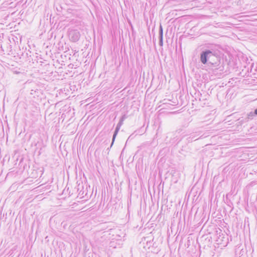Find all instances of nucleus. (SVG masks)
Instances as JSON below:
<instances>
[{"mask_svg": "<svg viewBox=\"0 0 257 257\" xmlns=\"http://www.w3.org/2000/svg\"><path fill=\"white\" fill-rule=\"evenodd\" d=\"M219 51L211 48L202 50L200 54L202 64L208 66H217L220 64Z\"/></svg>", "mask_w": 257, "mask_h": 257, "instance_id": "f257e3e1", "label": "nucleus"}, {"mask_svg": "<svg viewBox=\"0 0 257 257\" xmlns=\"http://www.w3.org/2000/svg\"><path fill=\"white\" fill-rule=\"evenodd\" d=\"M216 241L218 244H222L223 246H226L229 242L228 235L226 234H224L222 232V230L220 229L216 230Z\"/></svg>", "mask_w": 257, "mask_h": 257, "instance_id": "f03ea898", "label": "nucleus"}, {"mask_svg": "<svg viewBox=\"0 0 257 257\" xmlns=\"http://www.w3.org/2000/svg\"><path fill=\"white\" fill-rule=\"evenodd\" d=\"M68 36L71 41L76 42L79 40L80 34L77 30H71L68 32Z\"/></svg>", "mask_w": 257, "mask_h": 257, "instance_id": "7ed1b4c3", "label": "nucleus"}, {"mask_svg": "<svg viewBox=\"0 0 257 257\" xmlns=\"http://www.w3.org/2000/svg\"><path fill=\"white\" fill-rule=\"evenodd\" d=\"M181 140V139L178 136H175V135H173V137H171L170 143L172 145L173 144H178Z\"/></svg>", "mask_w": 257, "mask_h": 257, "instance_id": "20e7f679", "label": "nucleus"}, {"mask_svg": "<svg viewBox=\"0 0 257 257\" xmlns=\"http://www.w3.org/2000/svg\"><path fill=\"white\" fill-rule=\"evenodd\" d=\"M119 130H120L119 127L116 126L115 131H114L113 135V136H112V142H111V144L110 145V147H111L112 146V145L114 142L115 139L116 138V137Z\"/></svg>", "mask_w": 257, "mask_h": 257, "instance_id": "39448f33", "label": "nucleus"}, {"mask_svg": "<svg viewBox=\"0 0 257 257\" xmlns=\"http://www.w3.org/2000/svg\"><path fill=\"white\" fill-rule=\"evenodd\" d=\"M255 115L254 114V111H250L247 114V117L244 118V121L247 122L249 119H252Z\"/></svg>", "mask_w": 257, "mask_h": 257, "instance_id": "423d86ee", "label": "nucleus"}, {"mask_svg": "<svg viewBox=\"0 0 257 257\" xmlns=\"http://www.w3.org/2000/svg\"><path fill=\"white\" fill-rule=\"evenodd\" d=\"M159 37H163V30L161 25L159 27Z\"/></svg>", "mask_w": 257, "mask_h": 257, "instance_id": "0eeeda50", "label": "nucleus"}, {"mask_svg": "<svg viewBox=\"0 0 257 257\" xmlns=\"http://www.w3.org/2000/svg\"><path fill=\"white\" fill-rule=\"evenodd\" d=\"M195 135H192L191 136L188 138L187 140L188 142H192L193 141L197 140L198 139L195 138Z\"/></svg>", "mask_w": 257, "mask_h": 257, "instance_id": "6e6552de", "label": "nucleus"}, {"mask_svg": "<svg viewBox=\"0 0 257 257\" xmlns=\"http://www.w3.org/2000/svg\"><path fill=\"white\" fill-rule=\"evenodd\" d=\"M125 118V117L124 115L122 116L117 124L121 126L123 124V122Z\"/></svg>", "mask_w": 257, "mask_h": 257, "instance_id": "1a4fd4ad", "label": "nucleus"}, {"mask_svg": "<svg viewBox=\"0 0 257 257\" xmlns=\"http://www.w3.org/2000/svg\"><path fill=\"white\" fill-rule=\"evenodd\" d=\"M26 56H27V57L28 58V59L27 60V61H29L30 62L31 61V56L30 54H29L28 52H26Z\"/></svg>", "mask_w": 257, "mask_h": 257, "instance_id": "9d476101", "label": "nucleus"}, {"mask_svg": "<svg viewBox=\"0 0 257 257\" xmlns=\"http://www.w3.org/2000/svg\"><path fill=\"white\" fill-rule=\"evenodd\" d=\"M159 45L162 46L163 44V37H159Z\"/></svg>", "mask_w": 257, "mask_h": 257, "instance_id": "9b49d317", "label": "nucleus"}, {"mask_svg": "<svg viewBox=\"0 0 257 257\" xmlns=\"http://www.w3.org/2000/svg\"><path fill=\"white\" fill-rule=\"evenodd\" d=\"M82 191H80L79 193H78V195L81 197H84V195H83V194H84V191H83L82 192H81Z\"/></svg>", "mask_w": 257, "mask_h": 257, "instance_id": "f8f14e48", "label": "nucleus"}, {"mask_svg": "<svg viewBox=\"0 0 257 257\" xmlns=\"http://www.w3.org/2000/svg\"><path fill=\"white\" fill-rule=\"evenodd\" d=\"M40 143L42 144L43 143V141L42 140L41 143H40L39 142H38L37 143L35 144V146L37 147V145H39Z\"/></svg>", "mask_w": 257, "mask_h": 257, "instance_id": "ddd939ff", "label": "nucleus"}, {"mask_svg": "<svg viewBox=\"0 0 257 257\" xmlns=\"http://www.w3.org/2000/svg\"><path fill=\"white\" fill-rule=\"evenodd\" d=\"M42 148H41L39 152H38V155H40L41 154V150H42Z\"/></svg>", "mask_w": 257, "mask_h": 257, "instance_id": "4468645a", "label": "nucleus"}, {"mask_svg": "<svg viewBox=\"0 0 257 257\" xmlns=\"http://www.w3.org/2000/svg\"><path fill=\"white\" fill-rule=\"evenodd\" d=\"M254 114H255L256 115H257V108L254 109Z\"/></svg>", "mask_w": 257, "mask_h": 257, "instance_id": "2eb2a0df", "label": "nucleus"}, {"mask_svg": "<svg viewBox=\"0 0 257 257\" xmlns=\"http://www.w3.org/2000/svg\"><path fill=\"white\" fill-rule=\"evenodd\" d=\"M159 251H160V249H156V250L154 251L153 252H154V253H157Z\"/></svg>", "mask_w": 257, "mask_h": 257, "instance_id": "dca6fc26", "label": "nucleus"}, {"mask_svg": "<svg viewBox=\"0 0 257 257\" xmlns=\"http://www.w3.org/2000/svg\"><path fill=\"white\" fill-rule=\"evenodd\" d=\"M116 126H117V127H119V128H120L121 125H118V124H117V125H116Z\"/></svg>", "mask_w": 257, "mask_h": 257, "instance_id": "f3484780", "label": "nucleus"}, {"mask_svg": "<svg viewBox=\"0 0 257 257\" xmlns=\"http://www.w3.org/2000/svg\"><path fill=\"white\" fill-rule=\"evenodd\" d=\"M132 136H133V135H131V136H130V137H128V140L131 137H132Z\"/></svg>", "mask_w": 257, "mask_h": 257, "instance_id": "a211bd4d", "label": "nucleus"}, {"mask_svg": "<svg viewBox=\"0 0 257 257\" xmlns=\"http://www.w3.org/2000/svg\"><path fill=\"white\" fill-rule=\"evenodd\" d=\"M22 56H25V55H24V53H23V54H22Z\"/></svg>", "mask_w": 257, "mask_h": 257, "instance_id": "6ab92c4d", "label": "nucleus"}]
</instances>
